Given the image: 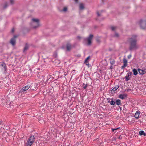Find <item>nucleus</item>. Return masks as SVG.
<instances>
[{"mask_svg":"<svg viewBox=\"0 0 146 146\" xmlns=\"http://www.w3.org/2000/svg\"><path fill=\"white\" fill-rule=\"evenodd\" d=\"M136 35H133L129 40L131 42V46L130 48L131 50L136 49L139 47V45L136 44Z\"/></svg>","mask_w":146,"mask_h":146,"instance_id":"1","label":"nucleus"},{"mask_svg":"<svg viewBox=\"0 0 146 146\" xmlns=\"http://www.w3.org/2000/svg\"><path fill=\"white\" fill-rule=\"evenodd\" d=\"M31 25L34 28H36L40 26L39 20L37 18H33L32 20Z\"/></svg>","mask_w":146,"mask_h":146,"instance_id":"2","label":"nucleus"},{"mask_svg":"<svg viewBox=\"0 0 146 146\" xmlns=\"http://www.w3.org/2000/svg\"><path fill=\"white\" fill-rule=\"evenodd\" d=\"M35 139L34 136H31L27 141V146H31L35 141Z\"/></svg>","mask_w":146,"mask_h":146,"instance_id":"3","label":"nucleus"},{"mask_svg":"<svg viewBox=\"0 0 146 146\" xmlns=\"http://www.w3.org/2000/svg\"><path fill=\"white\" fill-rule=\"evenodd\" d=\"M35 139L34 136H31L27 141V146H31L35 141Z\"/></svg>","mask_w":146,"mask_h":146,"instance_id":"4","label":"nucleus"},{"mask_svg":"<svg viewBox=\"0 0 146 146\" xmlns=\"http://www.w3.org/2000/svg\"><path fill=\"white\" fill-rule=\"evenodd\" d=\"M141 28L142 29H145L146 27V22L145 21H141L139 23Z\"/></svg>","mask_w":146,"mask_h":146,"instance_id":"5","label":"nucleus"},{"mask_svg":"<svg viewBox=\"0 0 146 146\" xmlns=\"http://www.w3.org/2000/svg\"><path fill=\"white\" fill-rule=\"evenodd\" d=\"M93 37V35H90L88 38L86 40L88 41V44L90 45L91 44V40Z\"/></svg>","mask_w":146,"mask_h":146,"instance_id":"6","label":"nucleus"},{"mask_svg":"<svg viewBox=\"0 0 146 146\" xmlns=\"http://www.w3.org/2000/svg\"><path fill=\"white\" fill-rule=\"evenodd\" d=\"M30 88V86H26L25 87H23L22 89L20 91V92H25L27 90H28V89Z\"/></svg>","mask_w":146,"mask_h":146,"instance_id":"7","label":"nucleus"},{"mask_svg":"<svg viewBox=\"0 0 146 146\" xmlns=\"http://www.w3.org/2000/svg\"><path fill=\"white\" fill-rule=\"evenodd\" d=\"M17 36H15L14 37L11 39L10 42L11 43V44H12L14 46L15 45V42H16V40H15V38Z\"/></svg>","mask_w":146,"mask_h":146,"instance_id":"8","label":"nucleus"},{"mask_svg":"<svg viewBox=\"0 0 146 146\" xmlns=\"http://www.w3.org/2000/svg\"><path fill=\"white\" fill-rule=\"evenodd\" d=\"M131 74L132 73L131 72H129L127 73V75L125 77V78L127 81L129 80L130 79V77Z\"/></svg>","mask_w":146,"mask_h":146,"instance_id":"9","label":"nucleus"},{"mask_svg":"<svg viewBox=\"0 0 146 146\" xmlns=\"http://www.w3.org/2000/svg\"><path fill=\"white\" fill-rule=\"evenodd\" d=\"M139 73L140 74H143L146 73V69L141 70L140 69H138Z\"/></svg>","mask_w":146,"mask_h":146,"instance_id":"10","label":"nucleus"},{"mask_svg":"<svg viewBox=\"0 0 146 146\" xmlns=\"http://www.w3.org/2000/svg\"><path fill=\"white\" fill-rule=\"evenodd\" d=\"M140 114L139 111H137L135 113L134 116L135 117L136 119H138L139 117V116Z\"/></svg>","mask_w":146,"mask_h":146,"instance_id":"11","label":"nucleus"},{"mask_svg":"<svg viewBox=\"0 0 146 146\" xmlns=\"http://www.w3.org/2000/svg\"><path fill=\"white\" fill-rule=\"evenodd\" d=\"M139 134L140 135H143L144 136H145L146 135V133L143 131H140L139 132Z\"/></svg>","mask_w":146,"mask_h":146,"instance_id":"12","label":"nucleus"},{"mask_svg":"<svg viewBox=\"0 0 146 146\" xmlns=\"http://www.w3.org/2000/svg\"><path fill=\"white\" fill-rule=\"evenodd\" d=\"M1 65L3 67L5 71H6L7 69L5 64L3 62L1 64Z\"/></svg>","mask_w":146,"mask_h":146,"instance_id":"13","label":"nucleus"},{"mask_svg":"<svg viewBox=\"0 0 146 146\" xmlns=\"http://www.w3.org/2000/svg\"><path fill=\"white\" fill-rule=\"evenodd\" d=\"M126 96L125 94H120L119 95V98L122 99H123Z\"/></svg>","mask_w":146,"mask_h":146,"instance_id":"14","label":"nucleus"},{"mask_svg":"<svg viewBox=\"0 0 146 146\" xmlns=\"http://www.w3.org/2000/svg\"><path fill=\"white\" fill-rule=\"evenodd\" d=\"M79 7H80V10L83 9L84 8V5L82 3H80V5H79Z\"/></svg>","mask_w":146,"mask_h":146,"instance_id":"15","label":"nucleus"},{"mask_svg":"<svg viewBox=\"0 0 146 146\" xmlns=\"http://www.w3.org/2000/svg\"><path fill=\"white\" fill-rule=\"evenodd\" d=\"M119 87V86L118 85H116L115 87L113 88L112 90L115 91Z\"/></svg>","mask_w":146,"mask_h":146,"instance_id":"16","label":"nucleus"},{"mask_svg":"<svg viewBox=\"0 0 146 146\" xmlns=\"http://www.w3.org/2000/svg\"><path fill=\"white\" fill-rule=\"evenodd\" d=\"M116 103L117 105H119L121 104V101L119 99L117 100H116Z\"/></svg>","mask_w":146,"mask_h":146,"instance_id":"17","label":"nucleus"},{"mask_svg":"<svg viewBox=\"0 0 146 146\" xmlns=\"http://www.w3.org/2000/svg\"><path fill=\"white\" fill-rule=\"evenodd\" d=\"M90 58V57L88 56V57L86 59L85 61V63L86 64V65H88V60Z\"/></svg>","mask_w":146,"mask_h":146,"instance_id":"18","label":"nucleus"},{"mask_svg":"<svg viewBox=\"0 0 146 146\" xmlns=\"http://www.w3.org/2000/svg\"><path fill=\"white\" fill-rule=\"evenodd\" d=\"M133 72L134 75H136L137 74V72L136 69H133Z\"/></svg>","mask_w":146,"mask_h":146,"instance_id":"19","label":"nucleus"},{"mask_svg":"<svg viewBox=\"0 0 146 146\" xmlns=\"http://www.w3.org/2000/svg\"><path fill=\"white\" fill-rule=\"evenodd\" d=\"M67 49L68 50H69L71 48V46L70 44H68L67 45Z\"/></svg>","mask_w":146,"mask_h":146,"instance_id":"20","label":"nucleus"},{"mask_svg":"<svg viewBox=\"0 0 146 146\" xmlns=\"http://www.w3.org/2000/svg\"><path fill=\"white\" fill-rule=\"evenodd\" d=\"M29 48V45L27 44H26L24 47V50L25 51L27 50Z\"/></svg>","mask_w":146,"mask_h":146,"instance_id":"21","label":"nucleus"},{"mask_svg":"<svg viewBox=\"0 0 146 146\" xmlns=\"http://www.w3.org/2000/svg\"><path fill=\"white\" fill-rule=\"evenodd\" d=\"M1 103L3 104L4 103V100L3 98H1L0 101V103Z\"/></svg>","mask_w":146,"mask_h":146,"instance_id":"22","label":"nucleus"},{"mask_svg":"<svg viewBox=\"0 0 146 146\" xmlns=\"http://www.w3.org/2000/svg\"><path fill=\"white\" fill-rule=\"evenodd\" d=\"M115 104V102L113 100H111L110 102V104L111 105H114Z\"/></svg>","mask_w":146,"mask_h":146,"instance_id":"23","label":"nucleus"},{"mask_svg":"<svg viewBox=\"0 0 146 146\" xmlns=\"http://www.w3.org/2000/svg\"><path fill=\"white\" fill-rule=\"evenodd\" d=\"M123 63H125V64H127V60L124 58L123 59Z\"/></svg>","mask_w":146,"mask_h":146,"instance_id":"24","label":"nucleus"},{"mask_svg":"<svg viewBox=\"0 0 146 146\" xmlns=\"http://www.w3.org/2000/svg\"><path fill=\"white\" fill-rule=\"evenodd\" d=\"M123 65L122 66V68H124L125 67H126L127 65V64H125V63H123Z\"/></svg>","mask_w":146,"mask_h":146,"instance_id":"25","label":"nucleus"},{"mask_svg":"<svg viewBox=\"0 0 146 146\" xmlns=\"http://www.w3.org/2000/svg\"><path fill=\"white\" fill-rule=\"evenodd\" d=\"M114 36L116 37H118L119 36V35L117 33H115L114 35Z\"/></svg>","mask_w":146,"mask_h":146,"instance_id":"26","label":"nucleus"},{"mask_svg":"<svg viewBox=\"0 0 146 146\" xmlns=\"http://www.w3.org/2000/svg\"><path fill=\"white\" fill-rule=\"evenodd\" d=\"M115 28H116L115 27L113 26V27H111V29L113 31L115 29Z\"/></svg>","mask_w":146,"mask_h":146,"instance_id":"27","label":"nucleus"},{"mask_svg":"<svg viewBox=\"0 0 146 146\" xmlns=\"http://www.w3.org/2000/svg\"><path fill=\"white\" fill-rule=\"evenodd\" d=\"M9 106L10 105L9 104L7 105L6 107L9 109L10 108H11V106Z\"/></svg>","mask_w":146,"mask_h":146,"instance_id":"28","label":"nucleus"},{"mask_svg":"<svg viewBox=\"0 0 146 146\" xmlns=\"http://www.w3.org/2000/svg\"><path fill=\"white\" fill-rule=\"evenodd\" d=\"M119 127H118L116 128L112 129V130L113 132H114V131L116 130L117 129H119Z\"/></svg>","mask_w":146,"mask_h":146,"instance_id":"29","label":"nucleus"},{"mask_svg":"<svg viewBox=\"0 0 146 146\" xmlns=\"http://www.w3.org/2000/svg\"><path fill=\"white\" fill-rule=\"evenodd\" d=\"M67 10V8L66 7H64L63 9V11H66Z\"/></svg>","mask_w":146,"mask_h":146,"instance_id":"30","label":"nucleus"},{"mask_svg":"<svg viewBox=\"0 0 146 146\" xmlns=\"http://www.w3.org/2000/svg\"><path fill=\"white\" fill-rule=\"evenodd\" d=\"M87 84H86L85 86H84V87H83V88H84V89H86L87 88Z\"/></svg>","mask_w":146,"mask_h":146,"instance_id":"31","label":"nucleus"},{"mask_svg":"<svg viewBox=\"0 0 146 146\" xmlns=\"http://www.w3.org/2000/svg\"><path fill=\"white\" fill-rule=\"evenodd\" d=\"M118 138L119 139H122V137H121V135H120V136L119 137H118Z\"/></svg>","mask_w":146,"mask_h":146,"instance_id":"32","label":"nucleus"},{"mask_svg":"<svg viewBox=\"0 0 146 146\" xmlns=\"http://www.w3.org/2000/svg\"><path fill=\"white\" fill-rule=\"evenodd\" d=\"M131 57V55H129V56H128V57L129 58H130Z\"/></svg>","mask_w":146,"mask_h":146,"instance_id":"33","label":"nucleus"},{"mask_svg":"<svg viewBox=\"0 0 146 146\" xmlns=\"http://www.w3.org/2000/svg\"><path fill=\"white\" fill-rule=\"evenodd\" d=\"M77 38L78 39H80L81 38L79 36H78L77 37Z\"/></svg>","mask_w":146,"mask_h":146,"instance_id":"34","label":"nucleus"},{"mask_svg":"<svg viewBox=\"0 0 146 146\" xmlns=\"http://www.w3.org/2000/svg\"><path fill=\"white\" fill-rule=\"evenodd\" d=\"M12 32H13L14 31V29H13L12 30Z\"/></svg>","mask_w":146,"mask_h":146,"instance_id":"35","label":"nucleus"},{"mask_svg":"<svg viewBox=\"0 0 146 146\" xmlns=\"http://www.w3.org/2000/svg\"><path fill=\"white\" fill-rule=\"evenodd\" d=\"M98 16H99L100 15L98 13Z\"/></svg>","mask_w":146,"mask_h":146,"instance_id":"36","label":"nucleus"}]
</instances>
